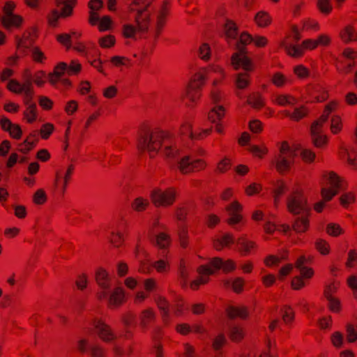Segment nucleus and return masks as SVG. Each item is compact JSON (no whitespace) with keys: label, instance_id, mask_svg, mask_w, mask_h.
I'll return each instance as SVG.
<instances>
[{"label":"nucleus","instance_id":"nucleus-41","mask_svg":"<svg viewBox=\"0 0 357 357\" xmlns=\"http://www.w3.org/2000/svg\"><path fill=\"white\" fill-rule=\"evenodd\" d=\"M309 227V222L307 218H298L293 225L294 229L298 233L305 232Z\"/></svg>","mask_w":357,"mask_h":357},{"label":"nucleus","instance_id":"nucleus-7","mask_svg":"<svg viewBox=\"0 0 357 357\" xmlns=\"http://www.w3.org/2000/svg\"><path fill=\"white\" fill-rule=\"evenodd\" d=\"M287 208L290 213L295 215L309 211L306 199L301 190H296L289 195L287 199Z\"/></svg>","mask_w":357,"mask_h":357},{"label":"nucleus","instance_id":"nucleus-21","mask_svg":"<svg viewBox=\"0 0 357 357\" xmlns=\"http://www.w3.org/2000/svg\"><path fill=\"white\" fill-rule=\"evenodd\" d=\"M225 38L229 45L231 46L237 39V28L231 21H227L224 27Z\"/></svg>","mask_w":357,"mask_h":357},{"label":"nucleus","instance_id":"nucleus-28","mask_svg":"<svg viewBox=\"0 0 357 357\" xmlns=\"http://www.w3.org/2000/svg\"><path fill=\"white\" fill-rule=\"evenodd\" d=\"M234 236L231 234H225L221 237H218L213 240V247L217 250H221L224 247H227L234 243Z\"/></svg>","mask_w":357,"mask_h":357},{"label":"nucleus","instance_id":"nucleus-49","mask_svg":"<svg viewBox=\"0 0 357 357\" xmlns=\"http://www.w3.org/2000/svg\"><path fill=\"white\" fill-rule=\"evenodd\" d=\"M326 296L328 301V307L330 310L333 312H338L340 310V303L338 299L333 297L331 294L326 293Z\"/></svg>","mask_w":357,"mask_h":357},{"label":"nucleus","instance_id":"nucleus-34","mask_svg":"<svg viewBox=\"0 0 357 357\" xmlns=\"http://www.w3.org/2000/svg\"><path fill=\"white\" fill-rule=\"evenodd\" d=\"M229 335L234 342H238L244 337V331L242 327L237 325H232L229 328Z\"/></svg>","mask_w":357,"mask_h":357},{"label":"nucleus","instance_id":"nucleus-63","mask_svg":"<svg viewBox=\"0 0 357 357\" xmlns=\"http://www.w3.org/2000/svg\"><path fill=\"white\" fill-rule=\"evenodd\" d=\"M331 342L337 348H340L343 343V335L340 332H335L331 335Z\"/></svg>","mask_w":357,"mask_h":357},{"label":"nucleus","instance_id":"nucleus-1","mask_svg":"<svg viewBox=\"0 0 357 357\" xmlns=\"http://www.w3.org/2000/svg\"><path fill=\"white\" fill-rule=\"evenodd\" d=\"M253 38L247 33H243L239 38L234 43L235 48L238 50L231 57V65L235 70L241 67L243 70H251L252 63L250 59L245 55V45L250 43Z\"/></svg>","mask_w":357,"mask_h":357},{"label":"nucleus","instance_id":"nucleus-61","mask_svg":"<svg viewBox=\"0 0 357 357\" xmlns=\"http://www.w3.org/2000/svg\"><path fill=\"white\" fill-rule=\"evenodd\" d=\"M340 203L344 207H347L349 204L354 202L355 197L351 192L342 195L340 198Z\"/></svg>","mask_w":357,"mask_h":357},{"label":"nucleus","instance_id":"nucleus-20","mask_svg":"<svg viewBox=\"0 0 357 357\" xmlns=\"http://www.w3.org/2000/svg\"><path fill=\"white\" fill-rule=\"evenodd\" d=\"M237 244L239 245V252L243 255H248L252 250L257 248L256 243L248 239L245 236L239 237L237 240Z\"/></svg>","mask_w":357,"mask_h":357},{"label":"nucleus","instance_id":"nucleus-27","mask_svg":"<svg viewBox=\"0 0 357 357\" xmlns=\"http://www.w3.org/2000/svg\"><path fill=\"white\" fill-rule=\"evenodd\" d=\"M253 68L251 70H244L245 71V73H239L236 75L235 85L238 89H245L249 86L250 83V75L249 72H251Z\"/></svg>","mask_w":357,"mask_h":357},{"label":"nucleus","instance_id":"nucleus-45","mask_svg":"<svg viewBox=\"0 0 357 357\" xmlns=\"http://www.w3.org/2000/svg\"><path fill=\"white\" fill-rule=\"evenodd\" d=\"M286 185L282 181H278L274 189V204L278 206L280 196L285 192Z\"/></svg>","mask_w":357,"mask_h":357},{"label":"nucleus","instance_id":"nucleus-26","mask_svg":"<svg viewBox=\"0 0 357 357\" xmlns=\"http://www.w3.org/2000/svg\"><path fill=\"white\" fill-rule=\"evenodd\" d=\"M227 314L230 319H245L248 312L244 306H229L227 308Z\"/></svg>","mask_w":357,"mask_h":357},{"label":"nucleus","instance_id":"nucleus-35","mask_svg":"<svg viewBox=\"0 0 357 357\" xmlns=\"http://www.w3.org/2000/svg\"><path fill=\"white\" fill-rule=\"evenodd\" d=\"M197 55L199 59L204 61H208L211 56V49L210 45L206 43H202L197 50Z\"/></svg>","mask_w":357,"mask_h":357},{"label":"nucleus","instance_id":"nucleus-25","mask_svg":"<svg viewBox=\"0 0 357 357\" xmlns=\"http://www.w3.org/2000/svg\"><path fill=\"white\" fill-rule=\"evenodd\" d=\"M23 18L20 15L15 14L3 16L1 19L3 26L7 29L10 27L18 28L21 26Z\"/></svg>","mask_w":357,"mask_h":357},{"label":"nucleus","instance_id":"nucleus-58","mask_svg":"<svg viewBox=\"0 0 357 357\" xmlns=\"http://www.w3.org/2000/svg\"><path fill=\"white\" fill-rule=\"evenodd\" d=\"M302 159L306 162H311L315 158V153L308 149H302L300 153Z\"/></svg>","mask_w":357,"mask_h":357},{"label":"nucleus","instance_id":"nucleus-55","mask_svg":"<svg viewBox=\"0 0 357 357\" xmlns=\"http://www.w3.org/2000/svg\"><path fill=\"white\" fill-rule=\"evenodd\" d=\"M249 151L251 152L254 155L263 158L264 155L268 153V149L266 146H259L257 145H252L248 149Z\"/></svg>","mask_w":357,"mask_h":357},{"label":"nucleus","instance_id":"nucleus-50","mask_svg":"<svg viewBox=\"0 0 357 357\" xmlns=\"http://www.w3.org/2000/svg\"><path fill=\"white\" fill-rule=\"evenodd\" d=\"M343 56L348 60L347 66L349 69L351 68L354 66L353 61L357 58V52L351 48H346L343 52Z\"/></svg>","mask_w":357,"mask_h":357},{"label":"nucleus","instance_id":"nucleus-37","mask_svg":"<svg viewBox=\"0 0 357 357\" xmlns=\"http://www.w3.org/2000/svg\"><path fill=\"white\" fill-rule=\"evenodd\" d=\"M116 44V38L111 34L105 35L98 39V45L104 49L113 47Z\"/></svg>","mask_w":357,"mask_h":357},{"label":"nucleus","instance_id":"nucleus-51","mask_svg":"<svg viewBox=\"0 0 357 357\" xmlns=\"http://www.w3.org/2000/svg\"><path fill=\"white\" fill-rule=\"evenodd\" d=\"M317 7L321 13L328 15L332 10L331 0H317Z\"/></svg>","mask_w":357,"mask_h":357},{"label":"nucleus","instance_id":"nucleus-36","mask_svg":"<svg viewBox=\"0 0 357 357\" xmlns=\"http://www.w3.org/2000/svg\"><path fill=\"white\" fill-rule=\"evenodd\" d=\"M89 8V17H93V15H99L98 11L103 7V0H90L88 3Z\"/></svg>","mask_w":357,"mask_h":357},{"label":"nucleus","instance_id":"nucleus-11","mask_svg":"<svg viewBox=\"0 0 357 357\" xmlns=\"http://www.w3.org/2000/svg\"><path fill=\"white\" fill-rule=\"evenodd\" d=\"M94 329L98 337L105 342H112L116 339V336L110 326L101 320L93 322Z\"/></svg>","mask_w":357,"mask_h":357},{"label":"nucleus","instance_id":"nucleus-10","mask_svg":"<svg viewBox=\"0 0 357 357\" xmlns=\"http://www.w3.org/2000/svg\"><path fill=\"white\" fill-rule=\"evenodd\" d=\"M142 11L139 10V15L136 17L137 26L126 24L122 27V35L126 39H135L137 31L144 32L147 30V26L145 24L146 19L141 15Z\"/></svg>","mask_w":357,"mask_h":357},{"label":"nucleus","instance_id":"nucleus-2","mask_svg":"<svg viewBox=\"0 0 357 357\" xmlns=\"http://www.w3.org/2000/svg\"><path fill=\"white\" fill-rule=\"evenodd\" d=\"M296 153L292 150L287 142H283L279 150V153L276 155L275 165L277 171L280 174H284L291 169L294 164Z\"/></svg>","mask_w":357,"mask_h":357},{"label":"nucleus","instance_id":"nucleus-14","mask_svg":"<svg viewBox=\"0 0 357 357\" xmlns=\"http://www.w3.org/2000/svg\"><path fill=\"white\" fill-rule=\"evenodd\" d=\"M324 124L314 121L311 126L312 139L315 146L321 148L327 142V137L322 134Z\"/></svg>","mask_w":357,"mask_h":357},{"label":"nucleus","instance_id":"nucleus-18","mask_svg":"<svg viewBox=\"0 0 357 357\" xmlns=\"http://www.w3.org/2000/svg\"><path fill=\"white\" fill-rule=\"evenodd\" d=\"M169 10V0H162L159 6H158V33L165 26Z\"/></svg>","mask_w":357,"mask_h":357},{"label":"nucleus","instance_id":"nucleus-29","mask_svg":"<svg viewBox=\"0 0 357 357\" xmlns=\"http://www.w3.org/2000/svg\"><path fill=\"white\" fill-rule=\"evenodd\" d=\"M340 37L345 43L355 41L357 40V32L352 26L347 25L341 31Z\"/></svg>","mask_w":357,"mask_h":357},{"label":"nucleus","instance_id":"nucleus-64","mask_svg":"<svg viewBox=\"0 0 357 357\" xmlns=\"http://www.w3.org/2000/svg\"><path fill=\"white\" fill-rule=\"evenodd\" d=\"M347 284L354 291V296L357 298V274L347 278Z\"/></svg>","mask_w":357,"mask_h":357},{"label":"nucleus","instance_id":"nucleus-23","mask_svg":"<svg viewBox=\"0 0 357 357\" xmlns=\"http://www.w3.org/2000/svg\"><path fill=\"white\" fill-rule=\"evenodd\" d=\"M126 292L122 287H116L109 298V304L112 306H119L125 298Z\"/></svg>","mask_w":357,"mask_h":357},{"label":"nucleus","instance_id":"nucleus-52","mask_svg":"<svg viewBox=\"0 0 357 357\" xmlns=\"http://www.w3.org/2000/svg\"><path fill=\"white\" fill-rule=\"evenodd\" d=\"M54 130V125L50 123H47L41 126L40 130V137L43 139H47L50 137L51 134Z\"/></svg>","mask_w":357,"mask_h":357},{"label":"nucleus","instance_id":"nucleus-47","mask_svg":"<svg viewBox=\"0 0 357 357\" xmlns=\"http://www.w3.org/2000/svg\"><path fill=\"white\" fill-rule=\"evenodd\" d=\"M179 275L181 277V286L185 288L188 284V269L186 263L184 261H181L179 267Z\"/></svg>","mask_w":357,"mask_h":357},{"label":"nucleus","instance_id":"nucleus-19","mask_svg":"<svg viewBox=\"0 0 357 357\" xmlns=\"http://www.w3.org/2000/svg\"><path fill=\"white\" fill-rule=\"evenodd\" d=\"M200 96L201 90L189 84L182 95V99L186 105L192 107L197 102Z\"/></svg>","mask_w":357,"mask_h":357},{"label":"nucleus","instance_id":"nucleus-13","mask_svg":"<svg viewBox=\"0 0 357 357\" xmlns=\"http://www.w3.org/2000/svg\"><path fill=\"white\" fill-rule=\"evenodd\" d=\"M88 20L91 26H97L99 31H111L114 27V22L109 15H93L92 18L89 17Z\"/></svg>","mask_w":357,"mask_h":357},{"label":"nucleus","instance_id":"nucleus-59","mask_svg":"<svg viewBox=\"0 0 357 357\" xmlns=\"http://www.w3.org/2000/svg\"><path fill=\"white\" fill-rule=\"evenodd\" d=\"M204 68L208 70V74L210 73H217L218 75H219L220 77L217 78L219 80V82L220 81V79L222 78H223L225 77L224 69L218 65L212 64V65L209 66L208 68Z\"/></svg>","mask_w":357,"mask_h":357},{"label":"nucleus","instance_id":"nucleus-3","mask_svg":"<svg viewBox=\"0 0 357 357\" xmlns=\"http://www.w3.org/2000/svg\"><path fill=\"white\" fill-rule=\"evenodd\" d=\"M324 177L325 181L322 184L321 193L323 199L328 202L343 188V183L340 178L333 172L326 173Z\"/></svg>","mask_w":357,"mask_h":357},{"label":"nucleus","instance_id":"nucleus-54","mask_svg":"<svg viewBox=\"0 0 357 357\" xmlns=\"http://www.w3.org/2000/svg\"><path fill=\"white\" fill-rule=\"evenodd\" d=\"M271 81L277 87H282L288 82V79L281 73H276L273 75Z\"/></svg>","mask_w":357,"mask_h":357},{"label":"nucleus","instance_id":"nucleus-32","mask_svg":"<svg viewBox=\"0 0 357 357\" xmlns=\"http://www.w3.org/2000/svg\"><path fill=\"white\" fill-rule=\"evenodd\" d=\"M158 308L160 309L161 317L164 324H167L169 321V314L167 308V304L164 298L158 295Z\"/></svg>","mask_w":357,"mask_h":357},{"label":"nucleus","instance_id":"nucleus-56","mask_svg":"<svg viewBox=\"0 0 357 357\" xmlns=\"http://www.w3.org/2000/svg\"><path fill=\"white\" fill-rule=\"evenodd\" d=\"M282 319L284 323L289 324L294 320V312L289 306H284L282 310Z\"/></svg>","mask_w":357,"mask_h":357},{"label":"nucleus","instance_id":"nucleus-31","mask_svg":"<svg viewBox=\"0 0 357 357\" xmlns=\"http://www.w3.org/2000/svg\"><path fill=\"white\" fill-rule=\"evenodd\" d=\"M255 21L259 26L266 27L271 24V17L267 12L261 10L255 15Z\"/></svg>","mask_w":357,"mask_h":357},{"label":"nucleus","instance_id":"nucleus-9","mask_svg":"<svg viewBox=\"0 0 357 357\" xmlns=\"http://www.w3.org/2000/svg\"><path fill=\"white\" fill-rule=\"evenodd\" d=\"M225 210L229 215L227 222L233 226L236 229L239 230L237 226L243 221V215L241 211L243 210L242 205L238 201H234L225 207Z\"/></svg>","mask_w":357,"mask_h":357},{"label":"nucleus","instance_id":"nucleus-6","mask_svg":"<svg viewBox=\"0 0 357 357\" xmlns=\"http://www.w3.org/2000/svg\"><path fill=\"white\" fill-rule=\"evenodd\" d=\"M318 45L319 42L314 39H307L304 40L301 45H295L287 38L280 43V46L284 49L287 54L294 58L302 56L305 50H313Z\"/></svg>","mask_w":357,"mask_h":357},{"label":"nucleus","instance_id":"nucleus-30","mask_svg":"<svg viewBox=\"0 0 357 357\" xmlns=\"http://www.w3.org/2000/svg\"><path fill=\"white\" fill-rule=\"evenodd\" d=\"M273 102L280 106H287L294 105L296 102V98L290 95L278 94L273 98Z\"/></svg>","mask_w":357,"mask_h":357},{"label":"nucleus","instance_id":"nucleus-39","mask_svg":"<svg viewBox=\"0 0 357 357\" xmlns=\"http://www.w3.org/2000/svg\"><path fill=\"white\" fill-rule=\"evenodd\" d=\"M24 116L28 123H32L37 119V109L36 104L29 105L24 112Z\"/></svg>","mask_w":357,"mask_h":357},{"label":"nucleus","instance_id":"nucleus-15","mask_svg":"<svg viewBox=\"0 0 357 357\" xmlns=\"http://www.w3.org/2000/svg\"><path fill=\"white\" fill-rule=\"evenodd\" d=\"M207 266L211 267L214 273L220 269H222L225 273H228L234 271L236 268L234 261L231 259L223 261L222 259L219 257L213 258Z\"/></svg>","mask_w":357,"mask_h":357},{"label":"nucleus","instance_id":"nucleus-22","mask_svg":"<svg viewBox=\"0 0 357 357\" xmlns=\"http://www.w3.org/2000/svg\"><path fill=\"white\" fill-rule=\"evenodd\" d=\"M208 75V70L200 68L192 76L190 82L189 83L194 87H197L201 90L202 87L204 85L206 77Z\"/></svg>","mask_w":357,"mask_h":357},{"label":"nucleus","instance_id":"nucleus-48","mask_svg":"<svg viewBox=\"0 0 357 357\" xmlns=\"http://www.w3.org/2000/svg\"><path fill=\"white\" fill-rule=\"evenodd\" d=\"M148 205L149 202L146 199L142 197H137L133 201L132 207L135 211L141 212L146 210Z\"/></svg>","mask_w":357,"mask_h":357},{"label":"nucleus","instance_id":"nucleus-43","mask_svg":"<svg viewBox=\"0 0 357 357\" xmlns=\"http://www.w3.org/2000/svg\"><path fill=\"white\" fill-rule=\"evenodd\" d=\"M337 105V103L336 102H331L330 103H328L326 106L323 114L316 121L325 124L326 122L327 121L329 114L336 109Z\"/></svg>","mask_w":357,"mask_h":357},{"label":"nucleus","instance_id":"nucleus-60","mask_svg":"<svg viewBox=\"0 0 357 357\" xmlns=\"http://www.w3.org/2000/svg\"><path fill=\"white\" fill-rule=\"evenodd\" d=\"M47 200L46 193L43 190H38L33 195V202L36 204H43Z\"/></svg>","mask_w":357,"mask_h":357},{"label":"nucleus","instance_id":"nucleus-17","mask_svg":"<svg viewBox=\"0 0 357 357\" xmlns=\"http://www.w3.org/2000/svg\"><path fill=\"white\" fill-rule=\"evenodd\" d=\"M176 192L174 188L165 190H158V206L168 207L172 206L176 200Z\"/></svg>","mask_w":357,"mask_h":357},{"label":"nucleus","instance_id":"nucleus-12","mask_svg":"<svg viewBox=\"0 0 357 357\" xmlns=\"http://www.w3.org/2000/svg\"><path fill=\"white\" fill-rule=\"evenodd\" d=\"M7 89L16 94L24 93L29 96L33 93L32 83L30 80H27L24 83H21L17 79H10L6 85Z\"/></svg>","mask_w":357,"mask_h":357},{"label":"nucleus","instance_id":"nucleus-40","mask_svg":"<svg viewBox=\"0 0 357 357\" xmlns=\"http://www.w3.org/2000/svg\"><path fill=\"white\" fill-rule=\"evenodd\" d=\"M77 0H65L63 2V7L61 8V17H67L72 15L73 9Z\"/></svg>","mask_w":357,"mask_h":357},{"label":"nucleus","instance_id":"nucleus-42","mask_svg":"<svg viewBox=\"0 0 357 357\" xmlns=\"http://www.w3.org/2000/svg\"><path fill=\"white\" fill-rule=\"evenodd\" d=\"M96 278L100 286L105 289L108 287V284L106 282L109 280V276L108 272L105 269H98L96 272Z\"/></svg>","mask_w":357,"mask_h":357},{"label":"nucleus","instance_id":"nucleus-16","mask_svg":"<svg viewBox=\"0 0 357 357\" xmlns=\"http://www.w3.org/2000/svg\"><path fill=\"white\" fill-rule=\"evenodd\" d=\"M198 273L199 277L198 279L191 282L190 287L192 290H197L200 284L208 282V276L214 273V271L207 265H202L199 267Z\"/></svg>","mask_w":357,"mask_h":357},{"label":"nucleus","instance_id":"nucleus-62","mask_svg":"<svg viewBox=\"0 0 357 357\" xmlns=\"http://www.w3.org/2000/svg\"><path fill=\"white\" fill-rule=\"evenodd\" d=\"M56 40L61 44L65 45L67 49H69L71 47V36L70 34H59L56 36Z\"/></svg>","mask_w":357,"mask_h":357},{"label":"nucleus","instance_id":"nucleus-5","mask_svg":"<svg viewBox=\"0 0 357 357\" xmlns=\"http://www.w3.org/2000/svg\"><path fill=\"white\" fill-rule=\"evenodd\" d=\"M206 167V162L194 155H185L182 156L177 162V167L183 174H188L192 172L204 170Z\"/></svg>","mask_w":357,"mask_h":357},{"label":"nucleus","instance_id":"nucleus-8","mask_svg":"<svg viewBox=\"0 0 357 357\" xmlns=\"http://www.w3.org/2000/svg\"><path fill=\"white\" fill-rule=\"evenodd\" d=\"M160 144V148L165 156L168 158H174L178 150L174 147V139L171 134L165 130L158 129V144Z\"/></svg>","mask_w":357,"mask_h":357},{"label":"nucleus","instance_id":"nucleus-46","mask_svg":"<svg viewBox=\"0 0 357 357\" xmlns=\"http://www.w3.org/2000/svg\"><path fill=\"white\" fill-rule=\"evenodd\" d=\"M315 248L317 251L322 255H327L330 253V245L325 240L317 239L315 242Z\"/></svg>","mask_w":357,"mask_h":357},{"label":"nucleus","instance_id":"nucleus-24","mask_svg":"<svg viewBox=\"0 0 357 357\" xmlns=\"http://www.w3.org/2000/svg\"><path fill=\"white\" fill-rule=\"evenodd\" d=\"M171 238L169 235L163 231H160V228L158 226V249L163 250V257L167 255V249L169 248Z\"/></svg>","mask_w":357,"mask_h":357},{"label":"nucleus","instance_id":"nucleus-38","mask_svg":"<svg viewBox=\"0 0 357 357\" xmlns=\"http://www.w3.org/2000/svg\"><path fill=\"white\" fill-rule=\"evenodd\" d=\"M284 114L286 116H289L294 121H299L307 115V109L303 106L296 108L292 114H291L289 111H284Z\"/></svg>","mask_w":357,"mask_h":357},{"label":"nucleus","instance_id":"nucleus-33","mask_svg":"<svg viewBox=\"0 0 357 357\" xmlns=\"http://www.w3.org/2000/svg\"><path fill=\"white\" fill-rule=\"evenodd\" d=\"M247 102L256 109H259L264 106V102L262 96L259 93H254L251 94L248 98Z\"/></svg>","mask_w":357,"mask_h":357},{"label":"nucleus","instance_id":"nucleus-57","mask_svg":"<svg viewBox=\"0 0 357 357\" xmlns=\"http://www.w3.org/2000/svg\"><path fill=\"white\" fill-rule=\"evenodd\" d=\"M326 231L332 236H337L343 232V230L339 225L331 223L328 225Z\"/></svg>","mask_w":357,"mask_h":357},{"label":"nucleus","instance_id":"nucleus-44","mask_svg":"<svg viewBox=\"0 0 357 357\" xmlns=\"http://www.w3.org/2000/svg\"><path fill=\"white\" fill-rule=\"evenodd\" d=\"M155 141L153 140V134H146L143 137L142 149L148 151H153L155 150Z\"/></svg>","mask_w":357,"mask_h":357},{"label":"nucleus","instance_id":"nucleus-4","mask_svg":"<svg viewBox=\"0 0 357 357\" xmlns=\"http://www.w3.org/2000/svg\"><path fill=\"white\" fill-rule=\"evenodd\" d=\"M219 80L215 79L213 82V89L211 90V99L215 105L208 112V119L215 123L220 121L225 116V109L222 105H219L224 100V95L216 88Z\"/></svg>","mask_w":357,"mask_h":357},{"label":"nucleus","instance_id":"nucleus-53","mask_svg":"<svg viewBox=\"0 0 357 357\" xmlns=\"http://www.w3.org/2000/svg\"><path fill=\"white\" fill-rule=\"evenodd\" d=\"M342 128V120L339 116H333L331 121V130L333 134L340 132Z\"/></svg>","mask_w":357,"mask_h":357}]
</instances>
